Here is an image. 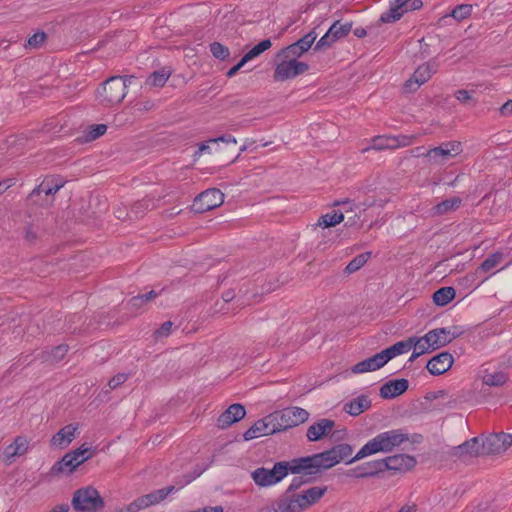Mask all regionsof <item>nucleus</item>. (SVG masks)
<instances>
[{
	"label": "nucleus",
	"mask_w": 512,
	"mask_h": 512,
	"mask_svg": "<svg viewBox=\"0 0 512 512\" xmlns=\"http://www.w3.org/2000/svg\"><path fill=\"white\" fill-rule=\"evenodd\" d=\"M234 296H235V295H234V293H233V292L228 291V292H225V293L223 294L222 298H223V300H224L225 302H230V301H232V300L234 299Z\"/></svg>",
	"instance_id": "nucleus-59"
},
{
	"label": "nucleus",
	"mask_w": 512,
	"mask_h": 512,
	"mask_svg": "<svg viewBox=\"0 0 512 512\" xmlns=\"http://www.w3.org/2000/svg\"><path fill=\"white\" fill-rule=\"evenodd\" d=\"M454 97L463 104H471L473 106L476 105V101L474 100L471 91L465 89L457 90L454 93Z\"/></svg>",
	"instance_id": "nucleus-46"
},
{
	"label": "nucleus",
	"mask_w": 512,
	"mask_h": 512,
	"mask_svg": "<svg viewBox=\"0 0 512 512\" xmlns=\"http://www.w3.org/2000/svg\"><path fill=\"white\" fill-rule=\"evenodd\" d=\"M106 130H107V126L104 124H97V125L91 126L89 134H88L89 139L95 140V139L99 138L106 132Z\"/></svg>",
	"instance_id": "nucleus-50"
},
{
	"label": "nucleus",
	"mask_w": 512,
	"mask_h": 512,
	"mask_svg": "<svg viewBox=\"0 0 512 512\" xmlns=\"http://www.w3.org/2000/svg\"><path fill=\"white\" fill-rule=\"evenodd\" d=\"M316 38L317 33L314 30H312L295 43L285 47L286 53H290L291 56L301 57L305 52H307L311 48Z\"/></svg>",
	"instance_id": "nucleus-26"
},
{
	"label": "nucleus",
	"mask_w": 512,
	"mask_h": 512,
	"mask_svg": "<svg viewBox=\"0 0 512 512\" xmlns=\"http://www.w3.org/2000/svg\"><path fill=\"white\" fill-rule=\"evenodd\" d=\"M246 63H242V59L235 65L233 66L228 72H227V76L228 77H232L234 76Z\"/></svg>",
	"instance_id": "nucleus-56"
},
{
	"label": "nucleus",
	"mask_w": 512,
	"mask_h": 512,
	"mask_svg": "<svg viewBox=\"0 0 512 512\" xmlns=\"http://www.w3.org/2000/svg\"><path fill=\"white\" fill-rule=\"evenodd\" d=\"M484 454L482 452V443H479V439L477 437L471 438L468 441L458 445L453 449L454 456H478Z\"/></svg>",
	"instance_id": "nucleus-28"
},
{
	"label": "nucleus",
	"mask_w": 512,
	"mask_h": 512,
	"mask_svg": "<svg viewBox=\"0 0 512 512\" xmlns=\"http://www.w3.org/2000/svg\"><path fill=\"white\" fill-rule=\"evenodd\" d=\"M172 328V322L167 321L161 325L159 329L156 331V335L158 337H166L170 334Z\"/></svg>",
	"instance_id": "nucleus-54"
},
{
	"label": "nucleus",
	"mask_w": 512,
	"mask_h": 512,
	"mask_svg": "<svg viewBox=\"0 0 512 512\" xmlns=\"http://www.w3.org/2000/svg\"><path fill=\"white\" fill-rule=\"evenodd\" d=\"M224 202V194L216 188L207 189L202 192L194 202L196 210L205 212L219 207Z\"/></svg>",
	"instance_id": "nucleus-17"
},
{
	"label": "nucleus",
	"mask_w": 512,
	"mask_h": 512,
	"mask_svg": "<svg viewBox=\"0 0 512 512\" xmlns=\"http://www.w3.org/2000/svg\"><path fill=\"white\" fill-rule=\"evenodd\" d=\"M371 406V400L365 396H358L344 405V411L351 416H358L364 411L368 410Z\"/></svg>",
	"instance_id": "nucleus-29"
},
{
	"label": "nucleus",
	"mask_w": 512,
	"mask_h": 512,
	"mask_svg": "<svg viewBox=\"0 0 512 512\" xmlns=\"http://www.w3.org/2000/svg\"><path fill=\"white\" fill-rule=\"evenodd\" d=\"M67 351H68L67 346L59 345V346L55 347L51 351V353L48 356V359L51 362H58V361H60V360H62L64 358V356L66 355Z\"/></svg>",
	"instance_id": "nucleus-48"
},
{
	"label": "nucleus",
	"mask_w": 512,
	"mask_h": 512,
	"mask_svg": "<svg viewBox=\"0 0 512 512\" xmlns=\"http://www.w3.org/2000/svg\"><path fill=\"white\" fill-rule=\"evenodd\" d=\"M384 472L381 459L365 462L349 471V475L355 478H368Z\"/></svg>",
	"instance_id": "nucleus-23"
},
{
	"label": "nucleus",
	"mask_w": 512,
	"mask_h": 512,
	"mask_svg": "<svg viewBox=\"0 0 512 512\" xmlns=\"http://www.w3.org/2000/svg\"><path fill=\"white\" fill-rule=\"evenodd\" d=\"M272 46V42L270 39H265L259 42L257 45H255L253 48H251L243 57H242V63H247L258 56H260L263 52L270 49Z\"/></svg>",
	"instance_id": "nucleus-38"
},
{
	"label": "nucleus",
	"mask_w": 512,
	"mask_h": 512,
	"mask_svg": "<svg viewBox=\"0 0 512 512\" xmlns=\"http://www.w3.org/2000/svg\"><path fill=\"white\" fill-rule=\"evenodd\" d=\"M422 150H423V148H421V147H417V148L414 150L415 155H416V156H424V157H425L426 152H423Z\"/></svg>",
	"instance_id": "nucleus-61"
},
{
	"label": "nucleus",
	"mask_w": 512,
	"mask_h": 512,
	"mask_svg": "<svg viewBox=\"0 0 512 512\" xmlns=\"http://www.w3.org/2000/svg\"><path fill=\"white\" fill-rule=\"evenodd\" d=\"M428 340L434 350L446 346L459 336V332H455L451 328H436L428 333Z\"/></svg>",
	"instance_id": "nucleus-18"
},
{
	"label": "nucleus",
	"mask_w": 512,
	"mask_h": 512,
	"mask_svg": "<svg viewBox=\"0 0 512 512\" xmlns=\"http://www.w3.org/2000/svg\"><path fill=\"white\" fill-rule=\"evenodd\" d=\"M326 487H310L298 494L283 493L274 500L262 504L256 512H303L325 494Z\"/></svg>",
	"instance_id": "nucleus-2"
},
{
	"label": "nucleus",
	"mask_w": 512,
	"mask_h": 512,
	"mask_svg": "<svg viewBox=\"0 0 512 512\" xmlns=\"http://www.w3.org/2000/svg\"><path fill=\"white\" fill-rule=\"evenodd\" d=\"M344 220V215L341 212L338 211H331L329 213H326L325 215H322L318 220V226L328 228L333 227L339 223H341Z\"/></svg>",
	"instance_id": "nucleus-39"
},
{
	"label": "nucleus",
	"mask_w": 512,
	"mask_h": 512,
	"mask_svg": "<svg viewBox=\"0 0 512 512\" xmlns=\"http://www.w3.org/2000/svg\"><path fill=\"white\" fill-rule=\"evenodd\" d=\"M210 52L215 58L220 60H225L230 56L229 49L219 42L210 44Z\"/></svg>",
	"instance_id": "nucleus-45"
},
{
	"label": "nucleus",
	"mask_w": 512,
	"mask_h": 512,
	"mask_svg": "<svg viewBox=\"0 0 512 512\" xmlns=\"http://www.w3.org/2000/svg\"><path fill=\"white\" fill-rule=\"evenodd\" d=\"M508 380V376L502 371L485 370L482 375V382L488 386L499 387L504 385Z\"/></svg>",
	"instance_id": "nucleus-35"
},
{
	"label": "nucleus",
	"mask_w": 512,
	"mask_h": 512,
	"mask_svg": "<svg viewBox=\"0 0 512 512\" xmlns=\"http://www.w3.org/2000/svg\"><path fill=\"white\" fill-rule=\"evenodd\" d=\"M412 349V344L410 343V338L405 341H400L395 343L394 345L382 350L386 361L393 359L398 355L405 354Z\"/></svg>",
	"instance_id": "nucleus-34"
},
{
	"label": "nucleus",
	"mask_w": 512,
	"mask_h": 512,
	"mask_svg": "<svg viewBox=\"0 0 512 512\" xmlns=\"http://www.w3.org/2000/svg\"><path fill=\"white\" fill-rule=\"evenodd\" d=\"M408 1L409 0H396V4L394 6H392L389 10L381 14L380 22L392 23L399 20L405 11L403 7L406 5Z\"/></svg>",
	"instance_id": "nucleus-33"
},
{
	"label": "nucleus",
	"mask_w": 512,
	"mask_h": 512,
	"mask_svg": "<svg viewBox=\"0 0 512 512\" xmlns=\"http://www.w3.org/2000/svg\"><path fill=\"white\" fill-rule=\"evenodd\" d=\"M503 259L502 252H495L486 258L479 267V271L487 273L494 269Z\"/></svg>",
	"instance_id": "nucleus-41"
},
{
	"label": "nucleus",
	"mask_w": 512,
	"mask_h": 512,
	"mask_svg": "<svg viewBox=\"0 0 512 512\" xmlns=\"http://www.w3.org/2000/svg\"><path fill=\"white\" fill-rule=\"evenodd\" d=\"M512 446V434L495 433L491 434L482 442L484 454H500Z\"/></svg>",
	"instance_id": "nucleus-14"
},
{
	"label": "nucleus",
	"mask_w": 512,
	"mask_h": 512,
	"mask_svg": "<svg viewBox=\"0 0 512 512\" xmlns=\"http://www.w3.org/2000/svg\"><path fill=\"white\" fill-rule=\"evenodd\" d=\"M352 29L351 22L335 21L328 31L320 38L316 43L315 49L321 50L323 48L330 47L337 40L347 36Z\"/></svg>",
	"instance_id": "nucleus-12"
},
{
	"label": "nucleus",
	"mask_w": 512,
	"mask_h": 512,
	"mask_svg": "<svg viewBox=\"0 0 512 512\" xmlns=\"http://www.w3.org/2000/svg\"><path fill=\"white\" fill-rule=\"evenodd\" d=\"M9 187L8 184L0 182V195Z\"/></svg>",
	"instance_id": "nucleus-62"
},
{
	"label": "nucleus",
	"mask_w": 512,
	"mask_h": 512,
	"mask_svg": "<svg viewBox=\"0 0 512 512\" xmlns=\"http://www.w3.org/2000/svg\"><path fill=\"white\" fill-rule=\"evenodd\" d=\"M211 145H214L210 142V139L204 143H201L199 145L198 151L195 153V156L200 157L203 154H211L212 153V147Z\"/></svg>",
	"instance_id": "nucleus-53"
},
{
	"label": "nucleus",
	"mask_w": 512,
	"mask_h": 512,
	"mask_svg": "<svg viewBox=\"0 0 512 512\" xmlns=\"http://www.w3.org/2000/svg\"><path fill=\"white\" fill-rule=\"evenodd\" d=\"M156 293L154 291H150L149 293H146V294H142V295H138V296H135L133 297L131 300H130V305L132 307H136V308H139L141 307L145 302L153 299L156 297Z\"/></svg>",
	"instance_id": "nucleus-47"
},
{
	"label": "nucleus",
	"mask_w": 512,
	"mask_h": 512,
	"mask_svg": "<svg viewBox=\"0 0 512 512\" xmlns=\"http://www.w3.org/2000/svg\"><path fill=\"white\" fill-rule=\"evenodd\" d=\"M500 111L503 115L512 113V100H508L506 103H504Z\"/></svg>",
	"instance_id": "nucleus-57"
},
{
	"label": "nucleus",
	"mask_w": 512,
	"mask_h": 512,
	"mask_svg": "<svg viewBox=\"0 0 512 512\" xmlns=\"http://www.w3.org/2000/svg\"><path fill=\"white\" fill-rule=\"evenodd\" d=\"M133 76H113L107 79L98 91V99L102 104L114 105L120 103L127 94V87Z\"/></svg>",
	"instance_id": "nucleus-5"
},
{
	"label": "nucleus",
	"mask_w": 512,
	"mask_h": 512,
	"mask_svg": "<svg viewBox=\"0 0 512 512\" xmlns=\"http://www.w3.org/2000/svg\"><path fill=\"white\" fill-rule=\"evenodd\" d=\"M210 142L213 143L214 145H217L219 142H224L226 144H236L237 140L232 135H225L217 138H211Z\"/></svg>",
	"instance_id": "nucleus-52"
},
{
	"label": "nucleus",
	"mask_w": 512,
	"mask_h": 512,
	"mask_svg": "<svg viewBox=\"0 0 512 512\" xmlns=\"http://www.w3.org/2000/svg\"><path fill=\"white\" fill-rule=\"evenodd\" d=\"M72 506L79 512H97L104 507V501L94 487L86 486L74 492Z\"/></svg>",
	"instance_id": "nucleus-7"
},
{
	"label": "nucleus",
	"mask_w": 512,
	"mask_h": 512,
	"mask_svg": "<svg viewBox=\"0 0 512 512\" xmlns=\"http://www.w3.org/2000/svg\"><path fill=\"white\" fill-rule=\"evenodd\" d=\"M288 475L286 462H277L272 469L259 467L251 472V478L259 487H271L281 482Z\"/></svg>",
	"instance_id": "nucleus-9"
},
{
	"label": "nucleus",
	"mask_w": 512,
	"mask_h": 512,
	"mask_svg": "<svg viewBox=\"0 0 512 512\" xmlns=\"http://www.w3.org/2000/svg\"><path fill=\"white\" fill-rule=\"evenodd\" d=\"M463 151L461 142L448 141L426 151L425 157L432 165H444Z\"/></svg>",
	"instance_id": "nucleus-10"
},
{
	"label": "nucleus",
	"mask_w": 512,
	"mask_h": 512,
	"mask_svg": "<svg viewBox=\"0 0 512 512\" xmlns=\"http://www.w3.org/2000/svg\"><path fill=\"white\" fill-rule=\"evenodd\" d=\"M410 441L409 433L404 429H391L371 438L354 457L348 458L346 464L362 460L378 453H390Z\"/></svg>",
	"instance_id": "nucleus-3"
},
{
	"label": "nucleus",
	"mask_w": 512,
	"mask_h": 512,
	"mask_svg": "<svg viewBox=\"0 0 512 512\" xmlns=\"http://www.w3.org/2000/svg\"><path fill=\"white\" fill-rule=\"evenodd\" d=\"M30 450V439L25 435H17L11 443L5 445L0 452V460L5 465H11Z\"/></svg>",
	"instance_id": "nucleus-11"
},
{
	"label": "nucleus",
	"mask_w": 512,
	"mask_h": 512,
	"mask_svg": "<svg viewBox=\"0 0 512 512\" xmlns=\"http://www.w3.org/2000/svg\"><path fill=\"white\" fill-rule=\"evenodd\" d=\"M414 141L415 136L413 135L378 136L374 138L370 148L375 150L397 149L410 146Z\"/></svg>",
	"instance_id": "nucleus-15"
},
{
	"label": "nucleus",
	"mask_w": 512,
	"mask_h": 512,
	"mask_svg": "<svg viewBox=\"0 0 512 512\" xmlns=\"http://www.w3.org/2000/svg\"><path fill=\"white\" fill-rule=\"evenodd\" d=\"M64 186V182L54 177L45 178L36 188L33 189L31 196L40 195H52L59 191Z\"/></svg>",
	"instance_id": "nucleus-30"
},
{
	"label": "nucleus",
	"mask_w": 512,
	"mask_h": 512,
	"mask_svg": "<svg viewBox=\"0 0 512 512\" xmlns=\"http://www.w3.org/2000/svg\"><path fill=\"white\" fill-rule=\"evenodd\" d=\"M472 13V5L469 4H461L456 6L450 16L453 17L457 21L464 20L468 18Z\"/></svg>",
	"instance_id": "nucleus-42"
},
{
	"label": "nucleus",
	"mask_w": 512,
	"mask_h": 512,
	"mask_svg": "<svg viewBox=\"0 0 512 512\" xmlns=\"http://www.w3.org/2000/svg\"><path fill=\"white\" fill-rule=\"evenodd\" d=\"M383 471L390 470L394 472L404 473L416 465V459L407 454H396L381 459Z\"/></svg>",
	"instance_id": "nucleus-16"
},
{
	"label": "nucleus",
	"mask_w": 512,
	"mask_h": 512,
	"mask_svg": "<svg viewBox=\"0 0 512 512\" xmlns=\"http://www.w3.org/2000/svg\"><path fill=\"white\" fill-rule=\"evenodd\" d=\"M408 388L406 379L391 380L380 388V396L384 399H391L404 393Z\"/></svg>",
	"instance_id": "nucleus-27"
},
{
	"label": "nucleus",
	"mask_w": 512,
	"mask_h": 512,
	"mask_svg": "<svg viewBox=\"0 0 512 512\" xmlns=\"http://www.w3.org/2000/svg\"><path fill=\"white\" fill-rule=\"evenodd\" d=\"M298 56H291L286 53V48L281 49L276 54V66L274 71L275 81H285L296 78L306 72L308 64L298 60Z\"/></svg>",
	"instance_id": "nucleus-4"
},
{
	"label": "nucleus",
	"mask_w": 512,
	"mask_h": 512,
	"mask_svg": "<svg viewBox=\"0 0 512 512\" xmlns=\"http://www.w3.org/2000/svg\"><path fill=\"white\" fill-rule=\"evenodd\" d=\"M170 77V71L168 69H161L153 72L147 79L146 83L152 87H162L165 85Z\"/></svg>",
	"instance_id": "nucleus-40"
},
{
	"label": "nucleus",
	"mask_w": 512,
	"mask_h": 512,
	"mask_svg": "<svg viewBox=\"0 0 512 512\" xmlns=\"http://www.w3.org/2000/svg\"><path fill=\"white\" fill-rule=\"evenodd\" d=\"M370 254L364 253L356 256L353 260H351L346 266V272L351 274L359 270L369 259Z\"/></svg>",
	"instance_id": "nucleus-43"
},
{
	"label": "nucleus",
	"mask_w": 512,
	"mask_h": 512,
	"mask_svg": "<svg viewBox=\"0 0 512 512\" xmlns=\"http://www.w3.org/2000/svg\"><path fill=\"white\" fill-rule=\"evenodd\" d=\"M246 415V410L241 404L230 405L217 419V426L221 429L230 427L240 421Z\"/></svg>",
	"instance_id": "nucleus-20"
},
{
	"label": "nucleus",
	"mask_w": 512,
	"mask_h": 512,
	"mask_svg": "<svg viewBox=\"0 0 512 512\" xmlns=\"http://www.w3.org/2000/svg\"><path fill=\"white\" fill-rule=\"evenodd\" d=\"M453 356L448 352H442L431 358L426 368L432 375H441L448 371L453 365Z\"/></svg>",
	"instance_id": "nucleus-21"
},
{
	"label": "nucleus",
	"mask_w": 512,
	"mask_h": 512,
	"mask_svg": "<svg viewBox=\"0 0 512 512\" xmlns=\"http://www.w3.org/2000/svg\"><path fill=\"white\" fill-rule=\"evenodd\" d=\"M247 148H248V147H247V145H243V146L240 148V153L238 154V156L236 157V159L240 156V154H241L242 152L246 151V150H247Z\"/></svg>",
	"instance_id": "nucleus-64"
},
{
	"label": "nucleus",
	"mask_w": 512,
	"mask_h": 512,
	"mask_svg": "<svg viewBox=\"0 0 512 512\" xmlns=\"http://www.w3.org/2000/svg\"><path fill=\"white\" fill-rule=\"evenodd\" d=\"M149 507L145 495L137 498L133 502H131L129 505L125 506L124 508L118 510L117 512H138L142 509H145Z\"/></svg>",
	"instance_id": "nucleus-44"
},
{
	"label": "nucleus",
	"mask_w": 512,
	"mask_h": 512,
	"mask_svg": "<svg viewBox=\"0 0 512 512\" xmlns=\"http://www.w3.org/2000/svg\"><path fill=\"white\" fill-rule=\"evenodd\" d=\"M46 34L44 32H36L27 40V45L32 48H39L45 41Z\"/></svg>",
	"instance_id": "nucleus-49"
},
{
	"label": "nucleus",
	"mask_w": 512,
	"mask_h": 512,
	"mask_svg": "<svg viewBox=\"0 0 512 512\" xmlns=\"http://www.w3.org/2000/svg\"><path fill=\"white\" fill-rule=\"evenodd\" d=\"M302 484H303V481L300 477L293 478L291 483L289 484L287 490L285 491V493L292 494V492L299 489Z\"/></svg>",
	"instance_id": "nucleus-55"
},
{
	"label": "nucleus",
	"mask_w": 512,
	"mask_h": 512,
	"mask_svg": "<svg viewBox=\"0 0 512 512\" xmlns=\"http://www.w3.org/2000/svg\"><path fill=\"white\" fill-rule=\"evenodd\" d=\"M354 35L358 38L366 36V30L362 27H358L354 30Z\"/></svg>",
	"instance_id": "nucleus-58"
},
{
	"label": "nucleus",
	"mask_w": 512,
	"mask_h": 512,
	"mask_svg": "<svg viewBox=\"0 0 512 512\" xmlns=\"http://www.w3.org/2000/svg\"><path fill=\"white\" fill-rule=\"evenodd\" d=\"M435 62H427L420 65L413 75L405 82L404 88L408 92L416 91L420 86L426 83L437 71Z\"/></svg>",
	"instance_id": "nucleus-13"
},
{
	"label": "nucleus",
	"mask_w": 512,
	"mask_h": 512,
	"mask_svg": "<svg viewBox=\"0 0 512 512\" xmlns=\"http://www.w3.org/2000/svg\"><path fill=\"white\" fill-rule=\"evenodd\" d=\"M387 363L383 352H379L370 358L358 362L352 367V372L355 374L375 371L380 369Z\"/></svg>",
	"instance_id": "nucleus-24"
},
{
	"label": "nucleus",
	"mask_w": 512,
	"mask_h": 512,
	"mask_svg": "<svg viewBox=\"0 0 512 512\" xmlns=\"http://www.w3.org/2000/svg\"><path fill=\"white\" fill-rule=\"evenodd\" d=\"M398 512H415V509L412 506L405 505Z\"/></svg>",
	"instance_id": "nucleus-60"
},
{
	"label": "nucleus",
	"mask_w": 512,
	"mask_h": 512,
	"mask_svg": "<svg viewBox=\"0 0 512 512\" xmlns=\"http://www.w3.org/2000/svg\"><path fill=\"white\" fill-rule=\"evenodd\" d=\"M178 489H176L175 486H168L165 488L158 489L156 491H153L149 494H146V500L148 503V506L156 505L163 501L169 494L176 492Z\"/></svg>",
	"instance_id": "nucleus-37"
},
{
	"label": "nucleus",
	"mask_w": 512,
	"mask_h": 512,
	"mask_svg": "<svg viewBox=\"0 0 512 512\" xmlns=\"http://www.w3.org/2000/svg\"><path fill=\"white\" fill-rule=\"evenodd\" d=\"M77 430L78 427L74 424L64 426L51 438V446L61 449L66 448L76 437Z\"/></svg>",
	"instance_id": "nucleus-25"
},
{
	"label": "nucleus",
	"mask_w": 512,
	"mask_h": 512,
	"mask_svg": "<svg viewBox=\"0 0 512 512\" xmlns=\"http://www.w3.org/2000/svg\"><path fill=\"white\" fill-rule=\"evenodd\" d=\"M26 238L27 239H34L35 235L30 232V230L26 231Z\"/></svg>",
	"instance_id": "nucleus-63"
},
{
	"label": "nucleus",
	"mask_w": 512,
	"mask_h": 512,
	"mask_svg": "<svg viewBox=\"0 0 512 512\" xmlns=\"http://www.w3.org/2000/svg\"><path fill=\"white\" fill-rule=\"evenodd\" d=\"M353 447L342 443L331 449L306 457H300L286 462L288 474H312L321 469H329L342 461H347L352 456Z\"/></svg>",
	"instance_id": "nucleus-1"
},
{
	"label": "nucleus",
	"mask_w": 512,
	"mask_h": 512,
	"mask_svg": "<svg viewBox=\"0 0 512 512\" xmlns=\"http://www.w3.org/2000/svg\"><path fill=\"white\" fill-rule=\"evenodd\" d=\"M456 292L453 287H442L433 294V302L437 306H445L455 298Z\"/></svg>",
	"instance_id": "nucleus-36"
},
{
	"label": "nucleus",
	"mask_w": 512,
	"mask_h": 512,
	"mask_svg": "<svg viewBox=\"0 0 512 512\" xmlns=\"http://www.w3.org/2000/svg\"><path fill=\"white\" fill-rule=\"evenodd\" d=\"M90 448L82 445L79 448L66 453L61 460L56 462L50 470L51 475L71 474L77 467L91 457Z\"/></svg>",
	"instance_id": "nucleus-8"
},
{
	"label": "nucleus",
	"mask_w": 512,
	"mask_h": 512,
	"mask_svg": "<svg viewBox=\"0 0 512 512\" xmlns=\"http://www.w3.org/2000/svg\"><path fill=\"white\" fill-rule=\"evenodd\" d=\"M275 433L296 427L309 418V412L300 407H288L269 414Z\"/></svg>",
	"instance_id": "nucleus-6"
},
{
	"label": "nucleus",
	"mask_w": 512,
	"mask_h": 512,
	"mask_svg": "<svg viewBox=\"0 0 512 512\" xmlns=\"http://www.w3.org/2000/svg\"><path fill=\"white\" fill-rule=\"evenodd\" d=\"M127 380V375L124 373H119L115 375L109 382L108 385L111 389H115L123 384Z\"/></svg>",
	"instance_id": "nucleus-51"
},
{
	"label": "nucleus",
	"mask_w": 512,
	"mask_h": 512,
	"mask_svg": "<svg viewBox=\"0 0 512 512\" xmlns=\"http://www.w3.org/2000/svg\"><path fill=\"white\" fill-rule=\"evenodd\" d=\"M335 427V422L331 419L322 418L307 429L306 436L309 441L316 442L328 436Z\"/></svg>",
	"instance_id": "nucleus-19"
},
{
	"label": "nucleus",
	"mask_w": 512,
	"mask_h": 512,
	"mask_svg": "<svg viewBox=\"0 0 512 512\" xmlns=\"http://www.w3.org/2000/svg\"><path fill=\"white\" fill-rule=\"evenodd\" d=\"M461 203L462 200L459 197L445 199L432 207L431 214L433 216L448 214L450 212L456 211L460 207Z\"/></svg>",
	"instance_id": "nucleus-31"
},
{
	"label": "nucleus",
	"mask_w": 512,
	"mask_h": 512,
	"mask_svg": "<svg viewBox=\"0 0 512 512\" xmlns=\"http://www.w3.org/2000/svg\"><path fill=\"white\" fill-rule=\"evenodd\" d=\"M410 343L412 344L413 353L410 357V361L418 358L419 356L434 351L433 346L430 345L428 336L425 334L423 337H410Z\"/></svg>",
	"instance_id": "nucleus-32"
},
{
	"label": "nucleus",
	"mask_w": 512,
	"mask_h": 512,
	"mask_svg": "<svg viewBox=\"0 0 512 512\" xmlns=\"http://www.w3.org/2000/svg\"><path fill=\"white\" fill-rule=\"evenodd\" d=\"M275 434L270 417L267 415L263 419L256 421L248 430L245 431L243 437L246 441L259 438L261 436Z\"/></svg>",
	"instance_id": "nucleus-22"
}]
</instances>
